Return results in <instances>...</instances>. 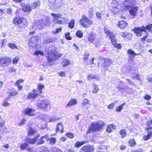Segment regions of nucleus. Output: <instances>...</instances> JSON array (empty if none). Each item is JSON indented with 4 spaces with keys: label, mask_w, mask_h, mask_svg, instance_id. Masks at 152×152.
<instances>
[{
    "label": "nucleus",
    "mask_w": 152,
    "mask_h": 152,
    "mask_svg": "<svg viewBox=\"0 0 152 152\" xmlns=\"http://www.w3.org/2000/svg\"><path fill=\"white\" fill-rule=\"evenodd\" d=\"M136 3V0H124L123 2L122 5L124 6V9L129 11L131 15L135 16L138 10Z\"/></svg>",
    "instance_id": "obj_1"
},
{
    "label": "nucleus",
    "mask_w": 152,
    "mask_h": 152,
    "mask_svg": "<svg viewBox=\"0 0 152 152\" xmlns=\"http://www.w3.org/2000/svg\"><path fill=\"white\" fill-rule=\"evenodd\" d=\"M40 136V134H38L33 138L26 137L25 139V140L26 142L23 143L20 145V149L21 150H26L29 144H34L37 141Z\"/></svg>",
    "instance_id": "obj_2"
},
{
    "label": "nucleus",
    "mask_w": 152,
    "mask_h": 152,
    "mask_svg": "<svg viewBox=\"0 0 152 152\" xmlns=\"http://www.w3.org/2000/svg\"><path fill=\"white\" fill-rule=\"evenodd\" d=\"M146 30L152 33V24L148 25L145 27L142 26L141 27L134 28L133 29V31L137 37L142 36L144 32H146Z\"/></svg>",
    "instance_id": "obj_3"
},
{
    "label": "nucleus",
    "mask_w": 152,
    "mask_h": 152,
    "mask_svg": "<svg viewBox=\"0 0 152 152\" xmlns=\"http://www.w3.org/2000/svg\"><path fill=\"white\" fill-rule=\"evenodd\" d=\"M105 125L104 123L101 121L93 122L91 124V127L87 130L86 133L89 134L93 132L99 131Z\"/></svg>",
    "instance_id": "obj_4"
},
{
    "label": "nucleus",
    "mask_w": 152,
    "mask_h": 152,
    "mask_svg": "<svg viewBox=\"0 0 152 152\" xmlns=\"http://www.w3.org/2000/svg\"><path fill=\"white\" fill-rule=\"evenodd\" d=\"M145 125L146 127L145 128V130L146 131L147 134L143 137V139L144 141L148 140L152 136V119L148 120Z\"/></svg>",
    "instance_id": "obj_5"
},
{
    "label": "nucleus",
    "mask_w": 152,
    "mask_h": 152,
    "mask_svg": "<svg viewBox=\"0 0 152 152\" xmlns=\"http://www.w3.org/2000/svg\"><path fill=\"white\" fill-rule=\"evenodd\" d=\"M14 21L15 23L18 24L17 29L18 31H21L22 29H24L25 26L27 25V21L26 18L16 17L14 19Z\"/></svg>",
    "instance_id": "obj_6"
},
{
    "label": "nucleus",
    "mask_w": 152,
    "mask_h": 152,
    "mask_svg": "<svg viewBox=\"0 0 152 152\" xmlns=\"http://www.w3.org/2000/svg\"><path fill=\"white\" fill-rule=\"evenodd\" d=\"M12 62L11 59L6 56L0 57V67L2 68L7 67Z\"/></svg>",
    "instance_id": "obj_7"
},
{
    "label": "nucleus",
    "mask_w": 152,
    "mask_h": 152,
    "mask_svg": "<svg viewBox=\"0 0 152 152\" xmlns=\"http://www.w3.org/2000/svg\"><path fill=\"white\" fill-rule=\"evenodd\" d=\"M95 150V148L93 145L87 144L81 148L79 152H94Z\"/></svg>",
    "instance_id": "obj_8"
},
{
    "label": "nucleus",
    "mask_w": 152,
    "mask_h": 152,
    "mask_svg": "<svg viewBox=\"0 0 152 152\" xmlns=\"http://www.w3.org/2000/svg\"><path fill=\"white\" fill-rule=\"evenodd\" d=\"M50 104L49 100L44 99L39 100L37 106L40 108L45 109Z\"/></svg>",
    "instance_id": "obj_9"
},
{
    "label": "nucleus",
    "mask_w": 152,
    "mask_h": 152,
    "mask_svg": "<svg viewBox=\"0 0 152 152\" xmlns=\"http://www.w3.org/2000/svg\"><path fill=\"white\" fill-rule=\"evenodd\" d=\"M81 25L84 27H87V24L91 25L92 24V22L86 17L85 15H83L82 16V19L80 20Z\"/></svg>",
    "instance_id": "obj_10"
},
{
    "label": "nucleus",
    "mask_w": 152,
    "mask_h": 152,
    "mask_svg": "<svg viewBox=\"0 0 152 152\" xmlns=\"http://www.w3.org/2000/svg\"><path fill=\"white\" fill-rule=\"evenodd\" d=\"M47 61L49 62H53L57 59V57L55 53L52 51H49L46 56Z\"/></svg>",
    "instance_id": "obj_11"
},
{
    "label": "nucleus",
    "mask_w": 152,
    "mask_h": 152,
    "mask_svg": "<svg viewBox=\"0 0 152 152\" xmlns=\"http://www.w3.org/2000/svg\"><path fill=\"white\" fill-rule=\"evenodd\" d=\"M32 91V92H30L28 94L27 98L28 99L34 100L39 95V93L37 90L33 89Z\"/></svg>",
    "instance_id": "obj_12"
},
{
    "label": "nucleus",
    "mask_w": 152,
    "mask_h": 152,
    "mask_svg": "<svg viewBox=\"0 0 152 152\" xmlns=\"http://www.w3.org/2000/svg\"><path fill=\"white\" fill-rule=\"evenodd\" d=\"M51 15L53 16V21L54 23L61 24L63 23V21L61 20H58V18L61 17L62 15L61 14H56L52 13Z\"/></svg>",
    "instance_id": "obj_13"
},
{
    "label": "nucleus",
    "mask_w": 152,
    "mask_h": 152,
    "mask_svg": "<svg viewBox=\"0 0 152 152\" xmlns=\"http://www.w3.org/2000/svg\"><path fill=\"white\" fill-rule=\"evenodd\" d=\"M118 4L116 1H113L112 3L111 6L113 7L112 10L114 14H116L119 11L120 6Z\"/></svg>",
    "instance_id": "obj_14"
},
{
    "label": "nucleus",
    "mask_w": 152,
    "mask_h": 152,
    "mask_svg": "<svg viewBox=\"0 0 152 152\" xmlns=\"http://www.w3.org/2000/svg\"><path fill=\"white\" fill-rule=\"evenodd\" d=\"M102 60L103 62L102 63V66L103 67L109 66L113 63L111 60L108 58H103Z\"/></svg>",
    "instance_id": "obj_15"
},
{
    "label": "nucleus",
    "mask_w": 152,
    "mask_h": 152,
    "mask_svg": "<svg viewBox=\"0 0 152 152\" xmlns=\"http://www.w3.org/2000/svg\"><path fill=\"white\" fill-rule=\"evenodd\" d=\"M45 140L48 141L49 140L48 135L46 134L40 137L38 141L37 142L36 144L37 145H40L44 143Z\"/></svg>",
    "instance_id": "obj_16"
},
{
    "label": "nucleus",
    "mask_w": 152,
    "mask_h": 152,
    "mask_svg": "<svg viewBox=\"0 0 152 152\" xmlns=\"http://www.w3.org/2000/svg\"><path fill=\"white\" fill-rule=\"evenodd\" d=\"M37 37H32L29 40V45L32 47H35L37 45Z\"/></svg>",
    "instance_id": "obj_17"
},
{
    "label": "nucleus",
    "mask_w": 152,
    "mask_h": 152,
    "mask_svg": "<svg viewBox=\"0 0 152 152\" xmlns=\"http://www.w3.org/2000/svg\"><path fill=\"white\" fill-rule=\"evenodd\" d=\"M59 131L61 133H63L64 132V126L61 123H58L56 125V133H57Z\"/></svg>",
    "instance_id": "obj_18"
},
{
    "label": "nucleus",
    "mask_w": 152,
    "mask_h": 152,
    "mask_svg": "<svg viewBox=\"0 0 152 152\" xmlns=\"http://www.w3.org/2000/svg\"><path fill=\"white\" fill-rule=\"evenodd\" d=\"M63 4V1L62 0H56L53 3V7L52 9H55L61 7Z\"/></svg>",
    "instance_id": "obj_19"
},
{
    "label": "nucleus",
    "mask_w": 152,
    "mask_h": 152,
    "mask_svg": "<svg viewBox=\"0 0 152 152\" xmlns=\"http://www.w3.org/2000/svg\"><path fill=\"white\" fill-rule=\"evenodd\" d=\"M88 141L87 140L82 141H77L75 143L74 147L77 148H78L84 144L88 143Z\"/></svg>",
    "instance_id": "obj_20"
},
{
    "label": "nucleus",
    "mask_w": 152,
    "mask_h": 152,
    "mask_svg": "<svg viewBox=\"0 0 152 152\" xmlns=\"http://www.w3.org/2000/svg\"><path fill=\"white\" fill-rule=\"evenodd\" d=\"M104 31L105 33L107 34V37H108L110 39L115 38V35L111 31L104 28Z\"/></svg>",
    "instance_id": "obj_21"
},
{
    "label": "nucleus",
    "mask_w": 152,
    "mask_h": 152,
    "mask_svg": "<svg viewBox=\"0 0 152 152\" xmlns=\"http://www.w3.org/2000/svg\"><path fill=\"white\" fill-rule=\"evenodd\" d=\"M116 129V126L113 124H109L107 125L106 129V131L108 133H110L113 130Z\"/></svg>",
    "instance_id": "obj_22"
},
{
    "label": "nucleus",
    "mask_w": 152,
    "mask_h": 152,
    "mask_svg": "<svg viewBox=\"0 0 152 152\" xmlns=\"http://www.w3.org/2000/svg\"><path fill=\"white\" fill-rule=\"evenodd\" d=\"M90 106V101L87 99H84L81 104V106L83 107L88 108Z\"/></svg>",
    "instance_id": "obj_23"
},
{
    "label": "nucleus",
    "mask_w": 152,
    "mask_h": 152,
    "mask_svg": "<svg viewBox=\"0 0 152 152\" xmlns=\"http://www.w3.org/2000/svg\"><path fill=\"white\" fill-rule=\"evenodd\" d=\"M118 26L123 29L126 28L128 25V23L124 20L120 21L118 24Z\"/></svg>",
    "instance_id": "obj_24"
},
{
    "label": "nucleus",
    "mask_w": 152,
    "mask_h": 152,
    "mask_svg": "<svg viewBox=\"0 0 152 152\" xmlns=\"http://www.w3.org/2000/svg\"><path fill=\"white\" fill-rule=\"evenodd\" d=\"M45 20L42 19L39 20L36 23V26L38 28L40 29L43 27L45 24Z\"/></svg>",
    "instance_id": "obj_25"
},
{
    "label": "nucleus",
    "mask_w": 152,
    "mask_h": 152,
    "mask_svg": "<svg viewBox=\"0 0 152 152\" xmlns=\"http://www.w3.org/2000/svg\"><path fill=\"white\" fill-rule=\"evenodd\" d=\"M87 79L88 80H92L93 79H95L96 80H99L100 78L97 75L93 74H90L88 75Z\"/></svg>",
    "instance_id": "obj_26"
},
{
    "label": "nucleus",
    "mask_w": 152,
    "mask_h": 152,
    "mask_svg": "<svg viewBox=\"0 0 152 152\" xmlns=\"http://www.w3.org/2000/svg\"><path fill=\"white\" fill-rule=\"evenodd\" d=\"M37 132V131L35 129H34L31 127H29L27 132V135L28 136H33Z\"/></svg>",
    "instance_id": "obj_27"
},
{
    "label": "nucleus",
    "mask_w": 152,
    "mask_h": 152,
    "mask_svg": "<svg viewBox=\"0 0 152 152\" xmlns=\"http://www.w3.org/2000/svg\"><path fill=\"white\" fill-rule=\"evenodd\" d=\"M77 103V101L75 99H71L65 107L66 108H67V107L70 106L75 104H76Z\"/></svg>",
    "instance_id": "obj_28"
},
{
    "label": "nucleus",
    "mask_w": 152,
    "mask_h": 152,
    "mask_svg": "<svg viewBox=\"0 0 152 152\" xmlns=\"http://www.w3.org/2000/svg\"><path fill=\"white\" fill-rule=\"evenodd\" d=\"M40 5V1L37 0L35 2L32 3L31 5V7L32 9H34L35 8L39 7Z\"/></svg>",
    "instance_id": "obj_29"
},
{
    "label": "nucleus",
    "mask_w": 152,
    "mask_h": 152,
    "mask_svg": "<svg viewBox=\"0 0 152 152\" xmlns=\"http://www.w3.org/2000/svg\"><path fill=\"white\" fill-rule=\"evenodd\" d=\"M34 111L35 110L34 109L27 108L23 111V113L24 114H30L31 113H34Z\"/></svg>",
    "instance_id": "obj_30"
},
{
    "label": "nucleus",
    "mask_w": 152,
    "mask_h": 152,
    "mask_svg": "<svg viewBox=\"0 0 152 152\" xmlns=\"http://www.w3.org/2000/svg\"><path fill=\"white\" fill-rule=\"evenodd\" d=\"M128 143L129 146L131 147H133L136 144V142L134 139H130L128 141Z\"/></svg>",
    "instance_id": "obj_31"
},
{
    "label": "nucleus",
    "mask_w": 152,
    "mask_h": 152,
    "mask_svg": "<svg viewBox=\"0 0 152 152\" xmlns=\"http://www.w3.org/2000/svg\"><path fill=\"white\" fill-rule=\"evenodd\" d=\"M119 133L122 138L125 137L126 136V132L124 129H121V130L119 131Z\"/></svg>",
    "instance_id": "obj_32"
},
{
    "label": "nucleus",
    "mask_w": 152,
    "mask_h": 152,
    "mask_svg": "<svg viewBox=\"0 0 152 152\" xmlns=\"http://www.w3.org/2000/svg\"><path fill=\"white\" fill-rule=\"evenodd\" d=\"M44 88V86L42 84H39L38 85L37 89L38 93L41 94L42 93V89Z\"/></svg>",
    "instance_id": "obj_33"
},
{
    "label": "nucleus",
    "mask_w": 152,
    "mask_h": 152,
    "mask_svg": "<svg viewBox=\"0 0 152 152\" xmlns=\"http://www.w3.org/2000/svg\"><path fill=\"white\" fill-rule=\"evenodd\" d=\"M49 143L51 145H53L56 143V139L54 137H51L50 138H49Z\"/></svg>",
    "instance_id": "obj_34"
},
{
    "label": "nucleus",
    "mask_w": 152,
    "mask_h": 152,
    "mask_svg": "<svg viewBox=\"0 0 152 152\" xmlns=\"http://www.w3.org/2000/svg\"><path fill=\"white\" fill-rule=\"evenodd\" d=\"M31 6L29 7V6L27 5H25L24 6L23 8V11H25L26 12H29L31 10Z\"/></svg>",
    "instance_id": "obj_35"
},
{
    "label": "nucleus",
    "mask_w": 152,
    "mask_h": 152,
    "mask_svg": "<svg viewBox=\"0 0 152 152\" xmlns=\"http://www.w3.org/2000/svg\"><path fill=\"white\" fill-rule=\"evenodd\" d=\"M95 37L94 35L93 34L91 33L88 37V40L90 42L92 43L95 39Z\"/></svg>",
    "instance_id": "obj_36"
},
{
    "label": "nucleus",
    "mask_w": 152,
    "mask_h": 152,
    "mask_svg": "<svg viewBox=\"0 0 152 152\" xmlns=\"http://www.w3.org/2000/svg\"><path fill=\"white\" fill-rule=\"evenodd\" d=\"M63 63V67H66L69 65L70 61L69 60L66 59H64Z\"/></svg>",
    "instance_id": "obj_37"
},
{
    "label": "nucleus",
    "mask_w": 152,
    "mask_h": 152,
    "mask_svg": "<svg viewBox=\"0 0 152 152\" xmlns=\"http://www.w3.org/2000/svg\"><path fill=\"white\" fill-rule=\"evenodd\" d=\"M76 35L78 37L81 38L83 37V33L81 30H78L76 32Z\"/></svg>",
    "instance_id": "obj_38"
},
{
    "label": "nucleus",
    "mask_w": 152,
    "mask_h": 152,
    "mask_svg": "<svg viewBox=\"0 0 152 152\" xmlns=\"http://www.w3.org/2000/svg\"><path fill=\"white\" fill-rule=\"evenodd\" d=\"M92 87L93 88V92L95 93H97L99 89L98 86L94 84Z\"/></svg>",
    "instance_id": "obj_39"
},
{
    "label": "nucleus",
    "mask_w": 152,
    "mask_h": 152,
    "mask_svg": "<svg viewBox=\"0 0 152 152\" xmlns=\"http://www.w3.org/2000/svg\"><path fill=\"white\" fill-rule=\"evenodd\" d=\"M67 137L70 139H72L74 137V135L73 133L71 132L66 133L65 135Z\"/></svg>",
    "instance_id": "obj_40"
},
{
    "label": "nucleus",
    "mask_w": 152,
    "mask_h": 152,
    "mask_svg": "<svg viewBox=\"0 0 152 152\" xmlns=\"http://www.w3.org/2000/svg\"><path fill=\"white\" fill-rule=\"evenodd\" d=\"M125 104V103H124L120 106L118 107L115 109V111L117 112H120L123 109V106Z\"/></svg>",
    "instance_id": "obj_41"
},
{
    "label": "nucleus",
    "mask_w": 152,
    "mask_h": 152,
    "mask_svg": "<svg viewBox=\"0 0 152 152\" xmlns=\"http://www.w3.org/2000/svg\"><path fill=\"white\" fill-rule=\"evenodd\" d=\"M75 21L74 20H72L69 23V28L72 29L74 27Z\"/></svg>",
    "instance_id": "obj_42"
},
{
    "label": "nucleus",
    "mask_w": 152,
    "mask_h": 152,
    "mask_svg": "<svg viewBox=\"0 0 152 152\" xmlns=\"http://www.w3.org/2000/svg\"><path fill=\"white\" fill-rule=\"evenodd\" d=\"M10 147L9 144L8 143H6L2 145L1 148V150L3 148L7 149L10 148Z\"/></svg>",
    "instance_id": "obj_43"
},
{
    "label": "nucleus",
    "mask_w": 152,
    "mask_h": 152,
    "mask_svg": "<svg viewBox=\"0 0 152 152\" xmlns=\"http://www.w3.org/2000/svg\"><path fill=\"white\" fill-rule=\"evenodd\" d=\"M59 76L64 77H66V73L65 72H60L58 73Z\"/></svg>",
    "instance_id": "obj_44"
},
{
    "label": "nucleus",
    "mask_w": 152,
    "mask_h": 152,
    "mask_svg": "<svg viewBox=\"0 0 152 152\" xmlns=\"http://www.w3.org/2000/svg\"><path fill=\"white\" fill-rule=\"evenodd\" d=\"M60 119L59 118H56L55 117H52V118H50L49 120V122H53L56 121H58Z\"/></svg>",
    "instance_id": "obj_45"
},
{
    "label": "nucleus",
    "mask_w": 152,
    "mask_h": 152,
    "mask_svg": "<svg viewBox=\"0 0 152 152\" xmlns=\"http://www.w3.org/2000/svg\"><path fill=\"white\" fill-rule=\"evenodd\" d=\"M8 45L9 47L12 49H14L17 48V45L13 43L9 44Z\"/></svg>",
    "instance_id": "obj_46"
},
{
    "label": "nucleus",
    "mask_w": 152,
    "mask_h": 152,
    "mask_svg": "<svg viewBox=\"0 0 152 152\" xmlns=\"http://www.w3.org/2000/svg\"><path fill=\"white\" fill-rule=\"evenodd\" d=\"M96 152H107V148H106L104 149L100 148L99 150L96 151Z\"/></svg>",
    "instance_id": "obj_47"
},
{
    "label": "nucleus",
    "mask_w": 152,
    "mask_h": 152,
    "mask_svg": "<svg viewBox=\"0 0 152 152\" xmlns=\"http://www.w3.org/2000/svg\"><path fill=\"white\" fill-rule=\"evenodd\" d=\"M69 33H66L65 34V37L68 40H70L72 39V38L71 37L69 36Z\"/></svg>",
    "instance_id": "obj_48"
},
{
    "label": "nucleus",
    "mask_w": 152,
    "mask_h": 152,
    "mask_svg": "<svg viewBox=\"0 0 152 152\" xmlns=\"http://www.w3.org/2000/svg\"><path fill=\"white\" fill-rule=\"evenodd\" d=\"M127 52L129 54H130L132 55H136L135 53L131 49H129L128 50Z\"/></svg>",
    "instance_id": "obj_49"
},
{
    "label": "nucleus",
    "mask_w": 152,
    "mask_h": 152,
    "mask_svg": "<svg viewBox=\"0 0 152 152\" xmlns=\"http://www.w3.org/2000/svg\"><path fill=\"white\" fill-rule=\"evenodd\" d=\"M18 93L15 91H12L10 92V93L9 96H13L16 95Z\"/></svg>",
    "instance_id": "obj_50"
},
{
    "label": "nucleus",
    "mask_w": 152,
    "mask_h": 152,
    "mask_svg": "<svg viewBox=\"0 0 152 152\" xmlns=\"http://www.w3.org/2000/svg\"><path fill=\"white\" fill-rule=\"evenodd\" d=\"M127 88H125V91L126 92L129 94L131 93L132 92V89L130 88L127 87Z\"/></svg>",
    "instance_id": "obj_51"
},
{
    "label": "nucleus",
    "mask_w": 152,
    "mask_h": 152,
    "mask_svg": "<svg viewBox=\"0 0 152 152\" xmlns=\"http://www.w3.org/2000/svg\"><path fill=\"white\" fill-rule=\"evenodd\" d=\"M43 53L42 51H41L39 50H37L35 51L34 53V54L36 55H38L39 54L41 55H43Z\"/></svg>",
    "instance_id": "obj_52"
},
{
    "label": "nucleus",
    "mask_w": 152,
    "mask_h": 152,
    "mask_svg": "<svg viewBox=\"0 0 152 152\" xmlns=\"http://www.w3.org/2000/svg\"><path fill=\"white\" fill-rule=\"evenodd\" d=\"M126 146L123 144L121 145L120 147V149L121 151L124 150L126 149Z\"/></svg>",
    "instance_id": "obj_53"
},
{
    "label": "nucleus",
    "mask_w": 152,
    "mask_h": 152,
    "mask_svg": "<svg viewBox=\"0 0 152 152\" xmlns=\"http://www.w3.org/2000/svg\"><path fill=\"white\" fill-rule=\"evenodd\" d=\"M23 80L21 79H20L19 80H18L16 81V82L15 83V85L17 86H18L20 84V83L23 82Z\"/></svg>",
    "instance_id": "obj_54"
},
{
    "label": "nucleus",
    "mask_w": 152,
    "mask_h": 152,
    "mask_svg": "<svg viewBox=\"0 0 152 152\" xmlns=\"http://www.w3.org/2000/svg\"><path fill=\"white\" fill-rule=\"evenodd\" d=\"M120 35L122 37H127L129 36V34H127L126 32V33L124 32H121L120 33Z\"/></svg>",
    "instance_id": "obj_55"
},
{
    "label": "nucleus",
    "mask_w": 152,
    "mask_h": 152,
    "mask_svg": "<svg viewBox=\"0 0 152 152\" xmlns=\"http://www.w3.org/2000/svg\"><path fill=\"white\" fill-rule=\"evenodd\" d=\"M61 31V28H57L55 31H53V32L54 34H57L60 31Z\"/></svg>",
    "instance_id": "obj_56"
},
{
    "label": "nucleus",
    "mask_w": 152,
    "mask_h": 152,
    "mask_svg": "<svg viewBox=\"0 0 152 152\" xmlns=\"http://www.w3.org/2000/svg\"><path fill=\"white\" fill-rule=\"evenodd\" d=\"M19 60L18 58L17 57H15L13 58L12 62L14 64H16L17 63L18 61Z\"/></svg>",
    "instance_id": "obj_57"
},
{
    "label": "nucleus",
    "mask_w": 152,
    "mask_h": 152,
    "mask_svg": "<svg viewBox=\"0 0 152 152\" xmlns=\"http://www.w3.org/2000/svg\"><path fill=\"white\" fill-rule=\"evenodd\" d=\"M115 105V104L114 103H111V104H109L107 106V107L108 109H111L113 108L114 107Z\"/></svg>",
    "instance_id": "obj_58"
},
{
    "label": "nucleus",
    "mask_w": 152,
    "mask_h": 152,
    "mask_svg": "<svg viewBox=\"0 0 152 152\" xmlns=\"http://www.w3.org/2000/svg\"><path fill=\"white\" fill-rule=\"evenodd\" d=\"M88 57H84L83 59L84 63L86 64H88V62H87V61L88 60Z\"/></svg>",
    "instance_id": "obj_59"
},
{
    "label": "nucleus",
    "mask_w": 152,
    "mask_h": 152,
    "mask_svg": "<svg viewBox=\"0 0 152 152\" xmlns=\"http://www.w3.org/2000/svg\"><path fill=\"white\" fill-rule=\"evenodd\" d=\"M101 44V42L99 40H97L95 43V46L96 47H98Z\"/></svg>",
    "instance_id": "obj_60"
},
{
    "label": "nucleus",
    "mask_w": 152,
    "mask_h": 152,
    "mask_svg": "<svg viewBox=\"0 0 152 152\" xmlns=\"http://www.w3.org/2000/svg\"><path fill=\"white\" fill-rule=\"evenodd\" d=\"M23 64L25 66L27 67H31L32 66V65L31 64H28L26 62L24 63Z\"/></svg>",
    "instance_id": "obj_61"
},
{
    "label": "nucleus",
    "mask_w": 152,
    "mask_h": 152,
    "mask_svg": "<svg viewBox=\"0 0 152 152\" xmlns=\"http://www.w3.org/2000/svg\"><path fill=\"white\" fill-rule=\"evenodd\" d=\"M144 98L146 99L149 100L151 99V96L148 95H146L144 96Z\"/></svg>",
    "instance_id": "obj_62"
},
{
    "label": "nucleus",
    "mask_w": 152,
    "mask_h": 152,
    "mask_svg": "<svg viewBox=\"0 0 152 152\" xmlns=\"http://www.w3.org/2000/svg\"><path fill=\"white\" fill-rule=\"evenodd\" d=\"M115 39H111V42L113 45L114 46L116 44L117 42H116V40H115Z\"/></svg>",
    "instance_id": "obj_63"
},
{
    "label": "nucleus",
    "mask_w": 152,
    "mask_h": 152,
    "mask_svg": "<svg viewBox=\"0 0 152 152\" xmlns=\"http://www.w3.org/2000/svg\"><path fill=\"white\" fill-rule=\"evenodd\" d=\"M47 39L48 43L52 42L53 41V38L51 37H48L47 38Z\"/></svg>",
    "instance_id": "obj_64"
}]
</instances>
